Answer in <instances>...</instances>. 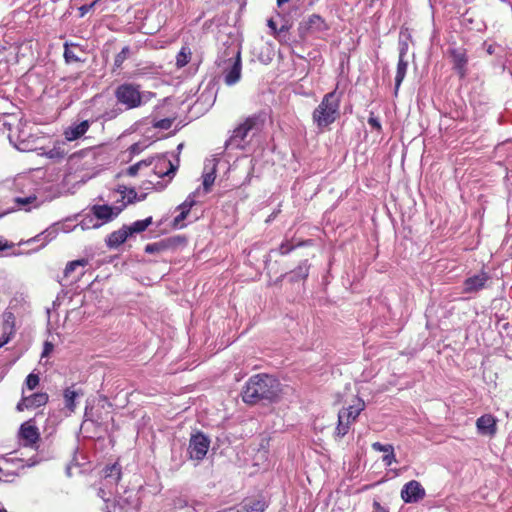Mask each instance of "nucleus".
<instances>
[{
	"label": "nucleus",
	"mask_w": 512,
	"mask_h": 512,
	"mask_svg": "<svg viewBox=\"0 0 512 512\" xmlns=\"http://www.w3.org/2000/svg\"><path fill=\"white\" fill-rule=\"evenodd\" d=\"M282 392V386L276 378L267 374H257L246 383L242 399L248 404H255L261 400L276 401Z\"/></svg>",
	"instance_id": "1"
},
{
	"label": "nucleus",
	"mask_w": 512,
	"mask_h": 512,
	"mask_svg": "<svg viewBox=\"0 0 512 512\" xmlns=\"http://www.w3.org/2000/svg\"><path fill=\"white\" fill-rule=\"evenodd\" d=\"M340 95L336 91L327 93L312 113L313 123L319 130L328 128L340 116Z\"/></svg>",
	"instance_id": "2"
},
{
	"label": "nucleus",
	"mask_w": 512,
	"mask_h": 512,
	"mask_svg": "<svg viewBox=\"0 0 512 512\" xmlns=\"http://www.w3.org/2000/svg\"><path fill=\"white\" fill-rule=\"evenodd\" d=\"M261 128L262 123L258 117H248L234 129L226 145L232 148L243 149L246 145V139L257 134Z\"/></svg>",
	"instance_id": "3"
},
{
	"label": "nucleus",
	"mask_w": 512,
	"mask_h": 512,
	"mask_svg": "<svg viewBox=\"0 0 512 512\" xmlns=\"http://www.w3.org/2000/svg\"><path fill=\"white\" fill-rule=\"evenodd\" d=\"M121 478V468L117 463L107 466L103 470V479L99 489V496L105 501L109 502V496L118 495L119 486L118 482Z\"/></svg>",
	"instance_id": "4"
},
{
	"label": "nucleus",
	"mask_w": 512,
	"mask_h": 512,
	"mask_svg": "<svg viewBox=\"0 0 512 512\" xmlns=\"http://www.w3.org/2000/svg\"><path fill=\"white\" fill-rule=\"evenodd\" d=\"M115 95L118 102L125 105L128 109L136 108L142 103L141 93L138 87L133 84L120 85Z\"/></svg>",
	"instance_id": "5"
},
{
	"label": "nucleus",
	"mask_w": 512,
	"mask_h": 512,
	"mask_svg": "<svg viewBox=\"0 0 512 512\" xmlns=\"http://www.w3.org/2000/svg\"><path fill=\"white\" fill-rule=\"evenodd\" d=\"M126 497H122L119 494L115 495V499L112 503L106 502L107 512H137L138 499L133 491L124 490Z\"/></svg>",
	"instance_id": "6"
},
{
	"label": "nucleus",
	"mask_w": 512,
	"mask_h": 512,
	"mask_svg": "<svg viewBox=\"0 0 512 512\" xmlns=\"http://www.w3.org/2000/svg\"><path fill=\"white\" fill-rule=\"evenodd\" d=\"M210 446L209 438L203 433L191 435L189 440L188 452L191 459L202 460L206 456Z\"/></svg>",
	"instance_id": "7"
},
{
	"label": "nucleus",
	"mask_w": 512,
	"mask_h": 512,
	"mask_svg": "<svg viewBox=\"0 0 512 512\" xmlns=\"http://www.w3.org/2000/svg\"><path fill=\"white\" fill-rule=\"evenodd\" d=\"M18 439L22 446L34 448L40 439L38 428L32 420L21 424L18 432Z\"/></svg>",
	"instance_id": "8"
},
{
	"label": "nucleus",
	"mask_w": 512,
	"mask_h": 512,
	"mask_svg": "<svg viewBox=\"0 0 512 512\" xmlns=\"http://www.w3.org/2000/svg\"><path fill=\"white\" fill-rule=\"evenodd\" d=\"M48 402V395L44 392L34 393L30 396H25V389H22L21 400L17 403L16 409L22 412L26 409H34L44 406Z\"/></svg>",
	"instance_id": "9"
},
{
	"label": "nucleus",
	"mask_w": 512,
	"mask_h": 512,
	"mask_svg": "<svg viewBox=\"0 0 512 512\" xmlns=\"http://www.w3.org/2000/svg\"><path fill=\"white\" fill-rule=\"evenodd\" d=\"M241 68L240 52H237L236 56L228 61L224 71V81L227 85H234L240 80Z\"/></svg>",
	"instance_id": "10"
},
{
	"label": "nucleus",
	"mask_w": 512,
	"mask_h": 512,
	"mask_svg": "<svg viewBox=\"0 0 512 512\" xmlns=\"http://www.w3.org/2000/svg\"><path fill=\"white\" fill-rule=\"evenodd\" d=\"M425 496V490L421 484L415 480L406 483L401 491V498L406 503H414Z\"/></svg>",
	"instance_id": "11"
},
{
	"label": "nucleus",
	"mask_w": 512,
	"mask_h": 512,
	"mask_svg": "<svg viewBox=\"0 0 512 512\" xmlns=\"http://www.w3.org/2000/svg\"><path fill=\"white\" fill-rule=\"evenodd\" d=\"M124 206L125 204L122 205L121 207H112L109 205H94L91 208V211L93 216H95L97 220L101 221L100 223L103 224L116 218L120 214Z\"/></svg>",
	"instance_id": "12"
},
{
	"label": "nucleus",
	"mask_w": 512,
	"mask_h": 512,
	"mask_svg": "<svg viewBox=\"0 0 512 512\" xmlns=\"http://www.w3.org/2000/svg\"><path fill=\"white\" fill-rule=\"evenodd\" d=\"M327 24L319 15H311L300 24L303 34H316L327 30Z\"/></svg>",
	"instance_id": "13"
},
{
	"label": "nucleus",
	"mask_w": 512,
	"mask_h": 512,
	"mask_svg": "<svg viewBox=\"0 0 512 512\" xmlns=\"http://www.w3.org/2000/svg\"><path fill=\"white\" fill-rule=\"evenodd\" d=\"M364 408L365 402L360 398H355L351 405L339 411L338 417L341 419H346L348 422L353 423L354 421H356V419L364 410Z\"/></svg>",
	"instance_id": "14"
},
{
	"label": "nucleus",
	"mask_w": 512,
	"mask_h": 512,
	"mask_svg": "<svg viewBox=\"0 0 512 512\" xmlns=\"http://www.w3.org/2000/svg\"><path fill=\"white\" fill-rule=\"evenodd\" d=\"M476 427L479 434L493 436L497 430L496 419L490 414L483 415L477 419Z\"/></svg>",
	"instance_id": "15"
},
{
	"label": "nucleus",
	"mask_w": 512,
	"mask_h": 512,
	"mask_svg": "<svg viewBox=\"0 0 512 512\" xmlns=\"http://www.w3.org/2000/svg\"><path fill=\"white\" fill-rule=\"evenodd\" d=\"M488 279H489V277H488L487 273H485V272H480L476 275H473L464 281L463 291L465 293L477 292V291L481 290L482 288H484Z\"/></svg>",
	"instance_id": "16"
},
{
	"label": "nucleus",
	"mask_w": 512,
	"mask_h": 512,
	"mask_svg": "<svg viewBox=\"0 0 512 512\" xmlns=\"http://www.w3.org/2000/svg\"><path fill=\"white\" fill-rule=\"evenodd\" d=\"M276 17L281 19V23L279 24L277 19L272 17L267 20V26L270 29V34L278 41H282L286 37L289 26L283 21L279 13H277Z\"/></svg>",
	"instance_id": "17"
},
{
	"label": "nucleus",
	"mask_w": 512,
	"mask_h": 512,
	"mask_svg": "<svg viewBox=\"0 0 512 512\" xmlns=\"http://www.w3.org/2000/svg\"><path fill=\"white\" fill-rule=\"evenodd\" d=\"M90 123L88 120H84L78 124H73L68 127L65 131V138L68 141H74L83 136L89 129Z\"/></svg>",
	"instance_id": "18"
},
{
	"label": "nucleus",
	"mask_w": 512,
	"mask_h": 512,
	"mask_svg": "<svg viewBox=\"0 0 512 512\" xmlns=\"http://www.w3.org/2000/svg\"><path fill=\"white\" fill-rule=\"evenodd\" d=\"M131 235V231L126 226L111 233L107 239V245L111 248L118 247L124 243L127 238Z\"/></svg>",
	"instance_id": "19"
},
{
	"label": "nucleus",
	"mask_w": 512,
	"mask_h": 512,
	"mask_svg": "<svg viewBox=\"0 0 512 512\" xmlns=\"http://www.w3.org/2000/svg\"><path fill=\"white\" fill-rule=\"evenodd\" d=\"M175 167L170 160L161 157L158 158L154 165V173L158 177L168 176L170 173H174Z\"/></svg>",
	"instance_id": "20"
},
{
	"label": "nucleus",
	"mask_w": 512,
	"mask_h": 512,
	"mask_svg": "<svg viewBox=\"0 0 512 512\" xmlns=\"http://www.w3.org/2000/svg\"><path fill=\"white\" fill-rule=\"evenodd\" d=\"M408 63L404 60V58L399 57V61L397 64V71L395 76V90L398 91L402 81L405 78L406 72H407Z\"/></svg>",
	"instance_id": "21"
},
{
	"label": "nucleus",
	"mask_w": 512,
	"mask_h": 512,
	"mask_svg": "<svg viewBox=\"0 0 512 512\" xmlns=\"http://www.w3.org/2000/svg\"><path fill=\"white\" fill-rule=\"evenodd\" d=\"M215 171L216 165L214 163H212V166L209 170L207 166L205 167V171L203 174V187L206 192H208L212 185L214 184L216 178Z\"/></svg>",
	"instance_id": "22"
},
{
	"label": "nucleus",
	"mask_w": 512,
	"mask_h": 512,
	"mask_svg": "<svg viewBox=\"0 0 512 512\" xmlns=\"http://www.w3.org/2000/svg\"><path fill=\"white\" fill-rule=\"evenodd\" d=\"M265 508V503L260 500H253L244 503L239 509L238 512H263Z\"/></svg>",
	"instance_id": "23"
},
{
	"label": "nucleus",
	"mask_w": 512,
	"mask_h": 512,
	"mask_svg": "<svg viewBox=\"0 0 512 512\" xmlns=\"http://www.w3.org/2000/svg\"><path fill=\"white\" fill-rule=\"evenodd\" d=\"M191 50L189 47L184 46L181 48L179 53L176 56V65L178 68H182L187 65L191 59Z\"/></svg>",
	"instance_id": "24"
},
{
	"label": "nucleus",
	"mask_w": 512,
	"mask_h": 512,
	"mask_svg": "<svg viewBox=\"0 0 512 512\" xmlns=\"http://www.w3.org/2000/svg\"><path fill=\"white\" fill-rule=\"evenodd\" d=\"M152 218L148 217L143 220L135 221L131 226L127 227L129 231H131V235L133 233H140L145 231L147 227L151 224Z\"/></svg>",
	"instance_id": "25"
},
{
	"label": "nucleus",
	"mask_w": 512,
	"mask_h": 512,
	"mask_svg": "<svg viewBox=\"0 0 512 512\" xmlns=\"http://www.w3.org/2000/svg\"><path fill=\"white\" fill-rule=\"evenodd\" d=\"M102 225V223H99L98 221H95L94 218L90 215L85 216L79 224H77L74 229H77L78 227L81 228V230H86L90 228H99Z\"/></svg>",
	"instance_id": "26"
},
{
	"label": "nucleus",
	"mask_w": 512,
	"mask_h": 512,
	"mask_svg": "<svg viewBox=\"0 0 512 512\" xmlns=\"http://www.w3.org/2000/svg\"><path fill=\"white\" fill-rule=\"evenodd\" d=\"M78 396V393L70 388L66 389L64 392L65 405L70 411H74L75 409V399Z\"/></svg>",
	"instance_id": "27"
},
{
	"label": "nucleus",
	"mask_w": 512,
	"mask_h": 512,
	"mask_svg": "<svg viewBox=\"0 0 512 512\" xmlns=\"http://www.w3.org/2000/svg\"><path fill=\"white\" fill-rule=\"evenodd\" d=\"M351 424L352 423L348 422L346 419H341L338 417V424L335 430V435L337 437L345 436L348 433Z\"/></svg>",
	"instance_id": "28"
},
{
	"label": "nucleus",
	"mask_w": 512,
	"mask_h": 512,
	"mask_svg": "<svg viewBox=\"0 0 512 512\" xmlns=\"http://www.w3.org/2000/svg\"><path fill=\"white\" fill-rule=\"evenodd\" d=\"M151 164L152 160L150 159L139 161L127 169V174L129 176H136L139 170H141L144 167H149Z\"/></svg>",
	"instance_id": "29"
},
{
	"label": "nucleus",
	"mask_w": 512,
	"mask_h": 512,
	"mask_svg": "<svg viewBox=\"0 0 512 512\" xmlns=\"http://www.w3.org/2000/svg\"><path fill=\"white\" fill-rule=\"evenodd\" d=\"M40 378L37 374L30 373L25 380V387L28 390H33L39 385Z\"/></svg>",
	"instance_id": "30"
},
{
	"label": "nucleus",
	"mask_w": 512,
	"mask_h": 512,
	"mask_svg": "<svg viewBox=\"0 0 512 512\" xmlns=\"http://www.w3.org/2000/svg\"><path fill=\"white\" fill-rule=\"evenodd\" d=\"M86 261L85 260H76V261H72V262H69L65 268V275L66 276H69L77 267L79 266H85L86 265Z\"/></svg>",
	"instance_id": "31"
},
{
	"label": "nucleus",
	"mask_w": 512,
	"mask_h": 512,
	"mask_svg": "<svg viewBox=\"0 0 512 512\" xmlns=\"http://www.w3.org/2000/svg\"><path fill=\"white\" fill-rule=\"evenodd\" d=\"M129 47H124L115 57V66L120 67L129 54Z\"/></svg>",
	"instance_id": "32"
},
{
	"label": "nucleus",
	"mask_w": 512,
	"mask_h": 512,
	"mask_svg": "<svg viewBox=\"0 0 512 512\" xmlns=\"http://www.w3.org/2000/svg\"><path fill=\"white\" fill-rule=\"evenodd\" d=\"M123 194V198H127V202L131 203L134 200H138L137 193L134 189H127L125 188L123 191H121ZM139 200H142V198H139Z\"/></svg>",
	"instance_id": "33"
},
{
	"label": "nucleus",
	"mask_w": 512,
	"mask_h": 512,
	"mask_svg": "<svg viewBox=\"0 0 512 512\" xmlns=\"http://www.w3.org/2000/svg\"><path fill=\"white\" fill-rule=\"evenodd\" d=\"M372 448L375 450V451H378V452H391L392 451V448L393 446L391 444H382L380 442H374L372 444Z\"/></svg>",
	"instance_id": "34"
},
{
	"label": "nucleus",
	"mask_w": 512,
	"mask_h": 512,
	"mask_svg": "<svg viewBox=\"0 0 512 512\" xmlns=\"http://www.w3.org/2000/svg\"><path fill=\"white\" fill-rule=\"evenodd\" d=\"M382 461L386 466H391L393 463L396 462V457L394 453V448H392L391 452H386L385 455L382 458Z\"/></svg>",
	"instance_id": "35"
},
{
	"label": "nucleus",
	"mask_w": 512,
	"mask_h": 512,
	"mask_svg": "<svg viewBox=\"0 0 512 512\" xmlns=\"http://www.w3.org/2000/svg\"><path fill=\"white\" fill-rule=\"evenodd\" d=\"M368 124L373 128V129H376L378 131L381 130V124H380V121L374 117L372 114L371 116L368 118Z\"/></svg>",
	"instance_id": "36"
},
{
	"label": "nucleus",
	"mask_w": 512,
	"mask_h": 512,
	"mask_svg": "<svg viewBox=\"0 0 512 512\" xmlns=\"http://www.w3.org/2000/svg\"><path fill=\"white\" fill-rule=\"evenodd\" d=\"M98 2V0H94L91 4L89 5H83L79 8V11H80V16L83 17L86 13H88L94 6L95 4Z\"/></svg>",
	"instance_id": "37"
},
{
	"label": "nucleus",
	"mask_w": 512,
	"mask_h": 512,
	"mask_svg": "<svg viewBox=\"0 0 512 512\" xmlns=\"http://www.w3.org/2000/svg\"><path fill=\"white\" fill-rule=\"evenodd\" d=\"M53 350V345L50 342H45L42 356H47Z\"/></svg>",
	"instance_id": "38"
},
{
	"label": "nucleus",
	"mask_w": 512,
	"mask_h": 512,
	"mask_svg": "<svg viewBox=\"0 0 512 512\" xmlns=\"http://www.w3.org/2000/svg\"><path fill=\"white\" fill-rule=\"evenodd\" d=\"M10 339H11L10 334H3L0 337V348L2 346H4L5 344H7L10 341Z\"/></svg>",
	"instance_id": "39"
},
{
	"label": "nucleus",
	"mask_w": 512,
	"mask_h": 512,
	"mask_svg": "<svg viewBox=\"0 0 512 512\" xmlns=\"http://www.w3.org/2000/svg\"><path fill=\"white\" fill-rule=\"evenodd\" d=\"M185 203H187L190 207H193L195 205V194H190L186 200L184 201Z\"/></svg>",
	"instance_id": "40"
},
{
	"label": "nucleus",
	"mask_w": 512,
	"mask_h": 512,
	"mask_svg": "<svg viewBox=\"0 0 512 512\" xmlns=\"http://www.w3.org/2000/svg\"><path fill=\"white\" fill-rule=\"evenodd\" d=\"M192 207H190L187 203L183 202L181 205L178 206V210L179 211H182L183 213H189L190 209Z\"/></svg>",
	"instance_id": "41"
},
{
	"label": "nucleus",
	"mask_w": 512,
	"mask_h": 512,
	"mask_svg": "<svg viewBox=\"0 0 512 512\" xmlns=\"http://www.w3.org/2000/svg\"><path fill=\"white\" fill-rule=\"evenodd\" d=\"M374 512H388L384 507H382L378 502H374Z\"/></svg>",
	"instance_id": "42"
},
{
	"label": "nucleus",
	"mask_w": 512,
	"mask_h": 512,
	"mask_svg": "<svg viewBox=\"0 0 512 512\" xmlns=\"http://www.w3.org/2000/svg\"><path fill=\"white\" fill-rule=\"evenodd\" d=\"M130 149H131V152L135 154V153H139L142 150V147L139 143H135L131 146Z\"/></svg>",
	"instance_id": "43"
},
{
	"label": "nucleus",
	"mask_w": 512,
	"mask_h": 512,
	"mask_svg": "<svg viewBox=\"0 0 512 512\" xmlns=\"http://www.w3.org/2000/svg\"><path fill=\"white\" fill-rule=\"evenodd\" d=\"M406 51H407V44L406 43H400V55H399V57L402 56V58H404V56L406 54Z\"/></svg>",
	"instance_id": "44"
},
{
	"label": "nucleus",
	"mask_w": 512,
	"mask_h": 512,
	"mask_svg": "<svg viewBox=\"0 0 512 512\" xmlns=\"http://www.w3.org/2000/svg\"><path fill=\"white\" fill-rule=\"evenodd\" d=\"M187 216V213H183L180 211L179 215L175 218V222L178 224L180 221H183Z\"/></svg>",
	"instance_id": "45"
},
{
	"label": "nucleus",
	"mask_w": 512,
	"mask_h": 512,
	"mask_svg": "<svg viewBox=\"0 0 512 512\" xmlns=\"http://www.w3.org/2000/svg\"><path fill=\"white\" fill-rule=\"evenodd\" d=\"M156 250H157V247H156L155 244H149L145 248V251L148 252V253H153Z\"/></svg>",
	"instance_id": "46"
},
{
	"label": "nucleus",
	"mask_w": 512,
	"mask_h": 512,
	"mask_svg": "<svg viewBox=\"0 0 512 512\" xmlns=\"http://www.w3.org/2000/svg\"><path fill=\"white\" fill-rule=\"evenodd\" d=\"M290 250H291V248L289 246L285 245V244H282L281 247H280V253L281 254H286Z\"/></svg>",
	"instance_id": "47"
},
{
	"label": "nucleus",
	"mask_w": 512,
	"mask_h": 512,
	"mask_svg": "<svg viewBox=\"0 0 512 512\" xmlns=\"http://www.w3.org/2000/svg\"><path fill=\"white\" fill-rule=\"evenodd\" d=\"M464 62V60L462 58H459L458 59V63H457V66L461 69L462 67V63Z\"/></svg>",
	"instance_id": "48"
},
{
	"label": "nucleus",
	"mask_w": 512,
	"mask_h": 512,
	"mask_svg": "<svg viewBox=\"0 0 512 512\" xmlns=\"http://www.w3.org/2000/svg\"><path fill=\"white\" fill-rule=\"evenodd\" d=\"M18 202H20V203L24 204V203H26V202H27V199H25V200H23V199H18Z\"/></svg>",
	"instance_id": "49"
},
{
	"label": "nucleus",
	"mask_w": 512,
	"mask_h": 512,
	"mask_svg": "<svg viewBox=\"0 0 512 512\" xmlns=\"http://www.w3.org/2000/svg\"><path fill=\"white\" fill-rule=\"evenodd\" d=\"M266 454H267V452H266V451H262V452H261V456H262V457H266Z\"/></svg>",
	"instance_id": "50"
},
{
	"label": "nucleus",
	"mask_w": 512,
	"mask_h": 512,
	"mask_svg": "<svg viewBox=\"0 0 512 512\" xmlns=\"http://www.w3.org/2000/svg\"><path fill=\"white\" fill-rule=\"evenodd\" d=\"M65 57L66 59H69V53L67 51L65 52Z\"/></svg>",
	"instance_id": "51"
},
{
	"label": "nucleus",
	"mask_w": 512,
	"mask_h": 512,
	"mask_svg": "<svg viewBox=\"0 0 512 512\" xmlns=\"http://www.w3.org/2000/svg\"><path fill=\"white\" fill-rule=\"evenodd\" d=\"M4 248H6V245H0V250H3Z\"/></svg>",
	"instance_id": "52"
},
{
	"label": "nucleus",
	"mask_w": 512,
	"mask_h": 512,
	"mask_svg": "<svg viewBox=\"0 0 512 512\" xmlns=\"http://www.w3.org/2000/svg\"><path fill=\"white\" fill-rule=\"evenodd\" d=\"M0 512H6L4 509L0 508Z\"/></svg>",
	"instance_id": "53"
}]
</instances>
